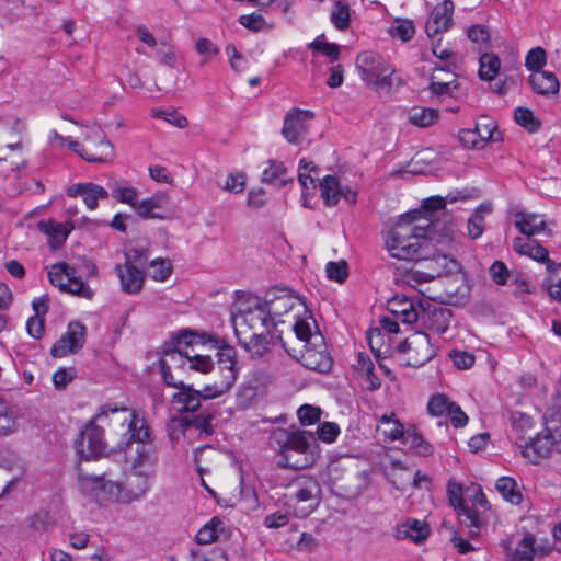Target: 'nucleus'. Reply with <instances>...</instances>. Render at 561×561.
Listing matches in <instances>:
<instances>
[{"mask_svg": "<svg viewBox=\"0 0 561 561\" xmlns=\"http://www.w3.org/2000/svg\"><path fill=\"white\" fill-rule=\"evenodd\" d=\"M234 332L239 343L253 358H261L270 353L277 342L288 353L282 337V331L272 324L261 298H255L254 305L240 310L233 319Z\"/></svg>", "mask_w": 561, "mask_h": 561, "instance_id": "1", "label": "nucleus"}, {"mask_svg": "<svg viewBox=\"0 0 561 561\" xmlns=\"http://www.w3.org/2000/svg\"><path fill=\"white\" fill-rule=\"evenodd\" d=\"M422 211L411 210L400 216L389 232L387 248L393 257L408 261L430 259L428 239H435L438 225L421 224Z\"/></svg>", "mask_w": 561, "mask_h": 561, "instance_id": "2", "label": "nucleus"}, {"mask_svg": "<svg viewBox=\"0 0 561 561\" xmlns=\"http://www.w3.org/2000/svg\"><path fill=\"white\" fill-rule=\"evenodd\" d=\"M270 440L278 449L282 467L305 469L316 461V455L310 450L314 440L311 432L278 427L272 432Z\"/></svg>", "mask_w": 561, "mask_h": 561, "instance_id": "3", "label": "nucleus"}, {"mask_svg": "<svg viewBox=\"0 0 561 561\" xmlns=\"http://www.w3.org/2000/svg\"><path fill=\"white\" fill-rule=\"evenodd\" d=\"M356 69L362 80L380 94H389L394 84L402 80L394 78V69L374 51H362L356 58Z\"/></svg>", "mask_w": 561, "mask_h": 561, "instance_id": "4", "label": "nucleus"}, {"mask_svg": "<svg viewBox=\"0 0 561 561\" xmlns=\"http://www.w3.org/2000/svg\"><path fill=\"white\" fill-rule=\"evenodd\" d=\"M320 485L311 478H298L287 485L285 496L295 505L297 514L308 516L316 510L320 501Z\"/></svg>", "mask_w": 561, "mask_h": 561, "instance_id": "5", "label": "nucleus"}, {"mask_svg": "<svg viewBox=\"0 0 561 561\" xmlns=\"http://www.w3.org/2000/svg\"><path fill=\"white\" fill-rule=\"evenodd\" d=\"M49 282L57 286L61 291L91 299L93 291L89 288L80 276H77L75 267L65 262L54 264L48 272Z\"/></svg>", "mask_w": 561, "mask_h": 561, "instance_id": "6", "label": "nucleus"}, {"mask_svg": "<svg viewBox=\"0 0 561 561\" xmlns=\"http://www.w3.org/2000/svg\"><path fill=\"white\" fill-rule=\"evenodd\" d=\"M419 307L416 323L421 329L439 335L448 330L453 316L450 309L424 299H419Z\"/></svg>", "mask_w": 561, "mask_h": 561, "instance_id": "7", "label": "nucleus"}, {"mask_svg": "<svg viewBox=\"0 0 561 561\" xmlns=\"http://www.w3.org/2000/svg\"><path fill=\"white\" fill-rule=\"evenodd\" d=\"M95 416L85 424L76 440V449L82 459L101 456L106 450V443L103 437V428L95 423Z\"/></svg>", "mask_w": 561, "mask_h": 561, "instance_id": "8", "label": "nucleus"}, {"mask_svg": "<svg viewBox=\"0 0 561 561\" xmlns=\"http://www.w3.org/2000/svg\"><path fill=\"white\" fill-rule=\"evenodd\" d=\"M262 300L266 312L272 319V324L278 325L285 321L282 316L286 314L295 306V297L290 289L286 287H274L266 291Z\"/></svg>", "mask_w": 561, "mask_h": 561, "instance_id": "9", "label": "nucleus"}, {"mask_svg": "<svg viewBox=\"0 0 561 561\" xmlns=\"http://www.w3.org/2000/svg\"><path fill=\"white\" fill-rule=\"evenodd\" d=\"M159 460V450L154 444H139L136 448V457L133 460L134 474L145 479L141 494L149 489L148 480L156 473V467Z\"/></svg>", "mask_w": 561, "mask_h": 561, "instance_id": "10", "label": "nucleus"}, {"mask_svg": "<svg viewBox=\"0 0 561 561\" xmlns=\"http://www.w3.org/2000/svg\"><path fill=\"white\" fill-rule=\"evenodd\" d=\"M87 328L80 322H70L67 332L53 345L50 354L54 357H64L70 353L79 352L85 342Z\"/></svg>", "mask_w": 561, "mask_h": 561, "instance_id": "11", "label": "nucleus"}, {"mask_svg": "<svg viewBox=\"0 0 561 561\" xmlns=\"http://www.w3.org/2000/svg\"><path fill=\"white\" fill-rule=\"evenodd\" d=\"M313 117V113L300 108L290 110L284 118L282 135L288 142L298 144L306 135L307 122Z\"/></svg>", "mask_w": 561, "mask_h": 561, "instance_id": "12", "label": "nucleus"}, {"mask_svg": "<svg viewBox=\"0 0 561 561\" xmlns=\"http://www.w3.org/2000/svg\"><path fill=\"white\" fill-rule=\"evenodd\" d=\"M321 197L325 205L335 206L340 198H344L347 203L356 202L357 193L348 186H342L334 175H327L320 181Z\"/></svg>", "mask_w": 561, "mask_h": 561, "instance_id": "13", "label": "nucleus"}, {"mask_svg": "<svg viewBox=\"0 0 561 561\" xmlns=\"http://www.w3.org/2000/svg\"><path fill=\"white\" fill-rule=\"evenodd\" d=\"M553 446L559 449L560 444L554 437V434H552L548 424L542 433L537 434L530 443L526 444V448L523 450V456L530 462L535 463L541 458H547Z\"/></svg>", "mask_w": 561, "mask_h": 561, "instance_id": "14", "label": "nucleus"}, {"mask_svg": "<svg viewBox=\"0 0 561 561\" xmlns=\"http://www.w3.org/2000/svg\"><path fill=\"white\" fill-rule=\"evenodd\" d=\"M299 360L306 368L319 373H328L332 368V359L327 352L324 340L321 347L316 345L304 346Z\"/></svg>", "mask_w": 561, "mask_h": 561, "instance_id": "15", "label": "nucleus"}, {"mask_svg": "<svg viewBox=\"0 0 561 561\" xmlns=\"http://www.w3.org/2000/svg\"><path fill=\"white\" fill-rule=\"evenodd\" d=\"M454 2H442L433 9L425 32L428 37H434L446 32L453 25Z\"/></svg>", "mask_w": 561, "mask_h": 561, "instance_id": "16", "label": "nucleus"}, {"mask_svg": "<svg viewBox=\"0 0 561 561\" xmlns=\"http://www.w3.org/2000/svg\"><path fill=\"white\" fill-rule=\"evenodd\" d=\"M411 342L413 348L404 363L407 366L420 367L435 355L430 336L425 332L416 331L411 334Z\"/></svg>", "mask_w": 561, "mask_h": 561, "instance_id": "17", "label": "nucleus"}, {"mask_svg": "<svg viewBox=\"0 0 561 561\" xmlns=\"http://www.w3.org/2000/svg\"><path fill=\"white\" fill-rule=\"evenodd\" d=\"M107 419L110 423L119 424L123 428H126L124 436H127L136 423V414L134 412H129L126 408H117L110 404L103 405L95 415V420H99L101 423H104Z\"/></svg>", "mask_w": 561, "mask_h": 561, "instance_id": "18", "label": "nucleus"}, {"mask_svg": "<svg viewBox=\"0 0 561 561\" xmlns=\"http://www.w3.org/2000/svg\"><path fill=\"white\" fill-rule=\"evenodd\" d=\"M419 299L411 300L404 296H396L388 301V310L396 314L403 323H416L420 310Z\"/></svg>", "mask_w": 561, "mask_h": 561, "instance_id": "19", "label": "nucleus"}, {"mask_svg": "<svg viewBox=\"0 0 561 561\" xmlns=\"http://www.w3.org/2000/svg\"><path fill=\"white\" fill-rule=\"evenodd\" d=\"M66 139L65 145L89 162H105L114 157V147L112 142L105 138L100 140L96 152L93 153L85 149H81V145L78 141L72 140L70 137H67Z\"/></svg>", "mask_w": 561, "mask_h": 561, "instance_id": "20", "label": "nucleus"}, {"mask_svg": "<svg viewBox=\"0 0 561 561\" xmlns=\"http://www.w3.org/2000/svg\"><path fill=\"white\" fill-rule=\"evenodd\" d=\"M297 339L304 342V346H323V335L318 330L316 320L310 316L308 319L297 318L293 325Z\"/></svg>", "mask_w": 561, "mask_h": 561, "instance_id": "21", "label": "nucleus"}, {"mask_svg": "<svg viewBox=\"0 0 561 561\" xmlns=\"http://www.w3.org/2000/svg\"><path fill=\"white\" fill-rule=\"evenodd\" d=\"M123 270L121 264H117L115 270L121 280L122 289L127 294H137L141 290L145 274L144 271L136 265L124 264Z\"/></svg>", "mask_w": 561, "mask_h": 561, "instance_id": "22", "label": "nucleus"}, {"mask_svg": "<svg viewBox=\"0 0 561 561\" xmlns=\"http://www.w3.org/2000/svg\"><path fill=\"white\" fill-rule=\"evenodd\" d=\"M190 352L176 350L171 346H162V357L160 359V368L173 369L178 375L188 371Z\"/></svg>", "mask_w": 561, "mask_h": 561, "instance_id": "23", "label": "nucleus"}, {"mask_svg": "<svg viewBox=\"0 0 561 561\" xmlns=\"http://www.w3.org/2000/svg\"><path fill=\"white\" fill-rule=\"evenodd\" d=\"M79 484L82 492L99 496L101 493H112L118 490V486L111 480H106L105 476L79 474Z\"/></svg>", "mask_w": 561, "mask_h": 561, "instance_id": "24", "label": "nucleus"}, {"mask_svg": "<svg viewBox=\"0 0 561 561\" xmlns=\"http://www.w3.org/2000/svg\"><path fill=\"white\" fill-rule=\"evenodd\" d=\"M528 82L537 94L550 95L559 92L560 83L553 72L536 71L528 78Z\"/></svg>", "mask_w": 561, "mask_h": 561, "instance_id": "25", "label": "nucleus"}, {"mask_svg": "<svg viewBox=\"0 0 561 561\" xmlns=\"http://www.w3.org/2000/svg\"><path fill=\"white\" fill-rule=\"evenodd\" d=\"M202 392L195 390L192 385H184L172 396V402L181 404L180 412H195L201 408Z\"/></svg>", "mask_w": 561, "mask_h": 561, "instance_id": "26", "label": "nucleus"}, {"mask_svg": "<svg viewBox=\"0 0 561 561\" xmlns=\"http://www.w3.org/2000/svg\"><path fill=\"white\" fill-rule=\"evenodd\" d=\"M168 201L169 198L165 194H156L150 198L141 201L138 206H136L137 214L144 219H165L168 218L167 214L156 211V209H163Z\"/></svg>", "mask_w": 561, "mask_h": 561, "instance_id": "27", "label": "nucleus"}, {"mask_svg": "<svg viewBox=\"0 0 561 561\" xmlns=\"http://www.w3.org/2000/svg\"><path fill=\"white\" fill-rule=\"evenodd\" d=\"M215 417L216 412L214 410H203L192 419H180L179 423L183 430L194 427L199 431L201 435L204 434L205 436H210L214 433L213 421Z\"/></svg>", "mask_w": 561, "mask_h": 561, "instance_id": "28", "label": "nucleus"}, {"mask_svg": "<svg viewBox=\"0 0 561 561\" xmlns=\"http://www.w3.org/2000/svg\"><path fill=\"white\" fill-rule=\"evenodd\" d=\"M536 538L526 534L515 549L506 546V561H534Z\"/></svg>", "mask_w": 561, "mask_h": 561, "instance_id": "29", "label": "nucleus"}, {"mask_svg": "<svg viewBox=\"0 0 561 561\" xmlns=\"http://www.w3.org/2000/svg\"><path fill=\"white\" fill-rule=\"evenodd\" d=\"M409 122L417 127H430L438 122L439 112L432 107L414 106L408 112Z\"/></svg>", "mask_w": 561, "mask_h": 561, "instance_id": "30", "label": "nucleus"}, {"mask_svg": "<svg viewBox=\"0 0 561 561\" xmlns=\"http://www.w3.org/2000/svg\"><path fill=\"white\" fill-rule=\"evenodd\" d=\"M457 516L461 525L469 529L472 537L480 535L481 529L485 527V522L481 518L479 512L468 505L458 508Z\"/></svg>", "mask_w": 561, "mask_h": 561, "instance_id": "31", "label": "nucleus"}, {"mask_svg": "<svg viewBox=\"0 0 561 561\" xmlns=\"http://www.w3.org/2000/svg\"><path fill=\"white\" fill-rule=\"evenodd\" d=\"M516 227L523 234L528 237L537 234L543 231L546 228L545 220L540 219V217L536 214L518 213L516 214Z\"/></svg>", "mask_w": 561, "mask_h": 561, "instance_id": "32", "label": "nucleus"}, {"mask_svg": "<svg viewBox=\"0 0 561 561\" xmlns=\"http://www.w3.org/2000/svg\"><path fill=\"white\" fill-rule=\"evenodd\" d=\"M403 443L419 456L426 457L434 451L433 446L424 439L423 435L419 433L414 426L405 430Z\"/></svg>", "mask_w": 561, "mask_h": 561, "instance_id": "33", "label": "nucleus"}, {"mask_svg": "<svg viewBox=\"0 0 561 561\" xmlns=\"http://www.w3.org/2000/svg\"><path fill=\"white\" fill-rule=\"evenodd\" d=\"M492 211L491 203H482L468 219V234L478 239L484 230V217Z\"/></svg>", "mask_w": 561, "mask_h": 561, "instance_id": "34", "label": "nucleus"}, {"mask_svg": "<svg viewBox=\"0 0 561 561\" xmlns=\"http://www.w3.org/2000/svg\"><path fill=\"white\" fill-rule=\"evenodd\" d=\"M138 422H139V420L136 417V423L133 426V428H130V432L127 434V436H125L126 438H125L124 443L118 445V448L121 450L129 447L133 442H136L137 445L153 444V436H152V433H151L149 426H147L142 422V424L138 427L137 426Z\"/></svg>", "mask_w": 561, "mask_h": 561, "instance_id": "35", "label": "nucleus"}, {"mask_svg": "<svg viewBox=\"0 0 561 561\" xmlns=\"http://www.w3.org/2000/svg\"><path fill=\"white\" fill-rule=\"evenodd\" d=\"M479 77L484 81H492L501 69V60L493 53H484L479 59Z\"/></svg>", "mask_w": 561, "mask_h": 561, "instance_id": "36", "label": "nucleus"}, {"mask_svg": "<svg viewBox=\"0 0 561 561\" xmlns=\"http://www.w3.org/2000/svg\"><path fill=\"white\" fill-rule=\"evenodd\" d=\"M224 531V523L218 517L211 518L209 523L204 525L195 536L198 545H209L219 538V533Z\"/></svg>", "mask_w": 561, "mask_h": 561, "instance_id": "37", "label": "nucleus"}, {"mask_svg": "<svg viewBox=\"0 0 561 561\" xmlns=\"http://www.w3.org/2000/svg\"><path fill=\"white\" fill-rule=\"evenodd\" d=\"M496 490L505 501L518 505L523 500L522 493L517 490V483L513 478L501 477L495 483Z\"/></svg>", "mask_w": 561, "mask_h": 561, "instance_id": "38", "label": "nucleus"}, {"mask_svg": "<svg viewBox=\"0 0 561 561\" xmlns=\"http://www.w3.org/2000/svg\"><path fill=\"white\" fill-rule=\"evenodd\" d=\"M236 354V350L232 346H224L217 354L218 367L222 373V379L227 377L228 373H231L233 375V383L237 380Z\"/></svg>", "mask_w": 561, "mask_h": 561, "instance_id": "39", "label": "nucleus"}, {"mask_svg": "<svg viewBox=\"0 0 561 561\" xmlns=\"http://www.w3.org/2000/svg\"><path fill=\"white\" fill-rule=\"evenodd\" d=\"M260 393V386L256 379L243 382L237 393V404L241 409H247L251 405L254 399Z\"/></svg>", "mask_w": 561, "mask_h": 561, "instance_id": "40", "label": "nucleus"}, {"mask_svg": "<svg viewBox=\"0 0 561 561\" xmlns=\"http://www.w3.org/2000/svg\"><path fill=\"white\" fill-rule=\"evenodd\" d=\"M351 10L346 2H334L330 11V20L339 31L350 26Z\"/></svg>", "mask_w": 561, "mask_h": 561, "instance_id": "41", "label": "nucleus"}, {"mask_svg": "<svg viewBox=\"0 0 561 561\" xmlns=\"http://www.w3.org/2000/svg\"><path fill=\"white\" fill-rule=\"evenodd\" d=\"M388 33L402 42H409L415 35V27L411 20L398 18L393 20Z\"/></svg>", "mask_w": 561, "mask_h": 561, "instance_id": "42", "label": "nucleus"}, {"mask_svg": "<svg viewBox=\"0 0 561 561\" xmlns=\"http://www.w3.org/2000/svg\"><path fill=\"white\" fill-rule=\"evenodd\" d=\"M264 9L251 14H243L239 18V23L248 30L260 32L273 28V24L268 23L262 14Z\"/></svg>", "mask_w": 561, "mask_h": 561, "instance_id": "43", "label": "nucleus"}, {"mask_svg": "<svg viewBox=\"0 0 561 561\" xmlns=\"http://www.w3.org/2000/svg\"><path fill=\"white\" fill-rule=\"evenodd\" d=\"M286 173L287 170L282 163L270 161V167L263 171L262 181L277 186H284L288 182V180L284 178ZM289 181H291V179H289Z\"/></svg>", "mask_w": 561, "mask_h": 561, "instance_id": "44", "label": "nucleus"}, {"mask_svg": "<svg viewBox=\"0 0 561 561\" xmlns=\"http://www.w3.org/2000/svg\"><path fill=\"white\" fill-rule=\"evenodd\" d=\"M383 435L390 440H397L404 438L405 431L402 428V424L394 417V414L383 415L380 420Z\"/></svg>", "mask_w": 561, "mask_h": 561, "instance_id": "45", "label": "nucleus"}, {"mask_svg": "<svg viewBox=\"0 0 561 561\" xmlns=\"http://www.w3.org/2000/svg\"><path fill=\"white\" fill-rule=\"evenodd\" d=\"M233 386V375L228 373L227 377H225L221 381H216L211 386H206L201 394V399H213L216 397H220L228 392Z\"/></svg>", "mask_w": 561, "mask_h": 561, "instance_id": "46", "label": "nucleus"}, {"mask_svg": "<svg viewBox=\"0 0 561 561\" xmlns=\"http://www.w3.org/2000/svg\"><path fill=\"white\" fill-rule=\"evenodd\" d=\"M81 196H82L85 205L90 209H94L98 207V201L106 198L108 196V193L104 187H102L98 184L85 183V188L83 190V193Z\"/></svg>", "mask_w": 561, "mask_h": 561, "instance_id": "47", "label": "nucleus"}, {"mask_svg": "<svg viewBox=\"0 0 561 561\" xmlns=\"http://www.w3.org/2000/svg\"><path fill=\"white\" fill-rule=\"evenodd\" d=\"M453 404L454 402L449 401L446 396L435 394L427 403V411L434 416L447 415L450 412Z\"/></svg>", "mask_w": 561, "mask_h": 561, "instance_id": "48", "label": "nucleus"}, {"mask_svg": "<svg viewBox=\"0 0 561 561\" xmlns=\"http://www.w3.org/2000/svg\"><path fill=\"white\" fill-rule=\"evenodd\" d=\"M421 221H424L423 224H435V225H438V230L435 233V239H428L430 255L432 254L431 251H432L434 242H436V243H448V242L453 241V239H454V237H453L454 229H453L451 225H446V224L442 225L439 221H433L432 219L423 218V217H422Z\"/></svg>", "mask_w": 561, "mask_h": 561, "instance_id": "49", "label": "nucleus"}, {"mask_svg": "<svg viewBox=\"0 0 561 561\" xmlns=\"http://www.w3.org/2000/svg\"><path fill=\"white\" fill-rule=\"evenodd\" d=\"M517 124L535 133L540 128V122L534 116L533 112L526 107H517L514 113Z\"/></svg>", "mask_w": 561, "mask_h": 561, "instance_id": "50", "label": "nucleus"}, {"mask_svg": "<svg viewBox=\"0 0 561 561\" xmlns=\"http://www.w3.org/2000/svg\"><path fill=\"white\" fill-rule=\"evenodd\" d=\"M112 196L122 203H127L136 209L139 203H137V191L130 185H119L118 183L112 188Z\"/></svg>", "mask_w": 561, "mask_h": 561, "instance_id": "51", "label": "nucleus"}, {"mask_svg": "<svg viewBox=\"0 0 561 561\" xmlns=\"http://www.w3.org/2000/svg\"><path fill=\"white\" fill-rule=\"evenodd\" d=\"M404 527V534L411 538L414 542H421L428 536V527L425 523L417 519L409 520Z\"/></svg>", "mask_w": 561, "mask_h": 561, "instance_id": "52", "label": "nucleus"}, {"mask_svg": "<svg viewBox=\"0 0 561 561\" xmlns=\"http://www.w3.org/2000/svg\"><path fill=\"white\" fill-rule=\"evenodd\" d=\"M546 51L541 47L531 48L525 59V66L530 71H542L541 68L546 65Z\"/></svg>", "mask_w": 561, "mask_h": 561, "instance_id": "53", "label": "nucleus"}, {"mask_svg": "<svg viewBox=\"0 0 561 561\" xmlns=\"http://www.w3.org/2000/svg\"><path fill=\"white\" fill-rule=\"evenodd\" d=\"M474 131L483 146L489 140H497L496 124L491 119L483 118L482 122L477 123Z\"/></svg>", "mask_w": 561, "mask_h": 561, "instance_id": "54", "label": "nucleus"}, {"mask_svg": "<svg viewBox=\"0 0 561 561\" xmlns=\"http://www.w3.org/2000/svg\"><path fill=\"white\" fill-rule=\"evenodd\" d=\"M150 276L154 280L164 282L172 272V265L169 260L156 259L150 263Z\"/></svg>", "mask_w": 561, "mask_h": 561, "instance_id": "55", "label": "nucleus"}, {"mask_svg": "<svg viewBox=\"0 0 561 561\" xmlns=\"http://www.w3.org/2000/svg\"><path fill=\"white\" fill-rule=\"evenodd\" d=\"M327 276L337 283H343L348 275V265L345 261L329 262L325 266Z\"/></svg>", "mask_w": 561, "mask_h": 561, "instance_id": "56", "label": "nucleus"}, {"mask_svg": "<svg viewBox=\"0 0 561 561\" xmlns=\"http://www.w3.org/2000/svg\"><path fill=\"white\" fill-rule=\"evenodd\" d=\"M302 170H309V172H314L316 174H318V170H319L318 167L312 161H306L305 159H301L300 163H299V173H298L299 183L305 188H307L309 185L314 187L316 179L310 173H306Z\"/></svg>", "mask_w": 561, "mask_h": 561, "instance_id": "57", "label": "nucleus"}, {"mask_svg": "<svg viewBox=\"0 0 561 561\" xmlns=\"http://www.w3.org/2000/svg\"><path fill=\"white\" fill-rule=\"evenodd\" d=\"M447 495L450 505L457 511L458 508L467 505L463 500V488L460 483L449 480L447 484Z\"/></svg>", "mask_w": 561, "mask_h": 561, "instance_id": "58", "label": "nucleus"}, {"mask_svg": "<svg viewBox=\"0 0 561 561\" xmlns=\"http://www.w3.org/2000/svg\"><path fill=\"white\" fill-rule=\"evenodd\" d=\"M188 370L208 373L213 369V360L208 355L191 354L188 357Z\"/></svg>", "mask_w": 561, "mask_h": 561, "instance_id": "59", "label": "nucleus"}, {"mask_svg": "<svg viewBox=\"0 0 561 561\" xmlns=\"http://www.w3.org/2000/svg\"><path fill=\"white\" fill-rule=\"evenodd\" d=\"M197 336V332L185 329L173 336L171 341L164 343V345L171 346L176 350H184L193 344V339Z\"/></svg>", "mask_w": 561, "mask_h": 561, "instance_id": "60", "label": "nucleus"}, {"mask_svg": "<svg viewBox=\"0 0 561 561\" xmlns=\"http://www.w3.org/2000/svg\"><path fill=\"white\" fill-rule=\"evenodd\" d=\"M38 228L41 231L54 239L58 244L62 243L67 238V233L62 231L61 225L53 221H39Z\"/></svg>", "mask_w": 561, "mask_h": 561, "instance_id": "61", "label": "nucleus"}, {"mask_svg": "<svg viewBox=\"0 0 561 561\" xmlns=\"http://www.w3.org/2000/svg\"><path fill=\"white\" fill-rule=\"evenodd\" d=\"M297 414L302 425H311L319 421L321 411L313 405L304 404L298 409Z\"/></svg>", "mask_w": 561, "mask_h": 561, "instance_id": "62", "label": "nucleus"}, {"mask_svg": "<svg viewBox=\"0 0 561 561\" xmlns=\"http://www.w3.org/2000/svg\"><path fill=\"white\" fill-rule=\"evenodd\" d=\"M76 377L75 368H59L53 376V382L56 389L60 390L67 387Z\"/></svg>", "mask_w": 561, "mask_h": 561, "instance_id": "63", "label": "nucleus"}, {"mask_svg": "<svg viewBox=\"0 0 561 561\" xmlns=\"http://www.w3.org/2000/svg\"><path fill=\"white\" fill-rule=\"evenodd\" d=\"M318 437L319 439L325 443H332L336 439L340 428L337 424L331 422H324L318 427Z\"/></svg>", "mask_w": 561, "mask_h": 561, "instance_id": "64", "label": "nucleus"}]
</instances>
